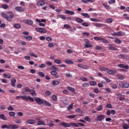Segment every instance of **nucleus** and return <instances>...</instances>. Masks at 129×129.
<instances>
[{"mask_svg": "<svg viewBox=\"0 0 129 129\" xmlns=\"http://www.w3.org/2000/svg\"><path fill=\"white\" fill-rule=\"evenodd\" d=\"M64 29H71V27L68 24H64L63 26Z\"/></svg>", "mask_w": 129, "mask_h": 129, "instance_id": "nucleus-59", "label": "nucleus"}, {"mask_svg": "<svg viewBox=\"0 0 129 129\" xmlns=\"http://www.w3.org/2000/svg\"><path fill=\"white\" fill-rule=\"evenodd\" d=\"M35 101L38 104H43V102H44V100L41 99L40 98H35Z\"/></svg>", "mask_w": 129, "mask_h": 129, "instance_id": "nucleus-12", "label": "nucleus"}, {"mask_svg": "<svg viewBox=\"0 0 129 129\" xmlns=\"http://www.w3.org/2000/svg\"><path fill=\"white\" fill-rule=\"evenodd\" d=\"M42 104H43L44 105H46V106H51V104L45 100H43V102L42 103Z\"/></svg>", "mask_w": 129, "mask_h": 129, "instance_id": "nucleus-25", "label": "nucleus"}, {"mask_svg": "<svg viewBox=\"0 0 129 129\" xmlns=\"http://www.w3.org/2000/svg\"><path fill=\"white\" fill-rule=\"evenodd\" d=\"M45 39L48 42H52V38H51L50 36L46 37Z\"/></svg>", "mask_w": 129, "mask_h": 129, "instance_id": "nucleus-54", "label": "nucleus"}, {"mask_svg": "<svg viewBox=\"0 0 129 129\" xmlns=\"http://www.w3.org/2000/svg\"><path fill=\"white\" fill-rule=\"evenodd\" d=\"M50 123H48V126H49V127H53L55 125L54 123H53V121H49Z\"/></svg>", "mask_w": 129, "mask_h": 129, "instance_id": "nucleus-41", "label": "nucleus"}, {"mask_svg": "<svg viewBox=\"0 0 129 129\" xmlns=\"http://www.w3.org/2000/svg\"><path fill=\"white\" fill-rule=\"evenodd\" d=\"M52 84L53 85H59V84H60V82L58 81H53Z\"/></svg>", "mask_w": 129, "mask_h": 129, "instance_id": "nucleus-40", "label": "nucleus"}, {"mask_svg": "<svg viewBox=\"0 0 129 129\" xmlns=\"http://www.w3.org/2000/svg\"><path fill=\"white\" fill-rule=\"evenodd\" d=\"M18 128H19V126H18L17 125H12V124L9 125V128L17 129Z\"/></svg>", "mask_w": 129, "mask_h": 129, "instance_id": "nucleus-31", "label": "nucleus"}, {"mask_svg": "<svg viewBox=\"0 0 129 129\" xmlns=\"http://www.w3.org/2000/svg\"><path fill=\"white\" fill-rule=\"evenodd\" d=\"M0 8H2V9H4V10H8L9 9V6L7 4H4L2 5Z\"/></svg>", "mask_w": 129, "mask_h": 129, "instance_id": "nucleus-36", "label": "nucleus"}, {"mask_svg": "<svg viewBox=\"0 0 129 129\" xmlns=\"http://www.w3.org/2000/svg\"><path fill=\"white\" fill-rule=\"evenodd\" d=\"M0 118L1 119H3V120H8V118H7V117L4 114H0Z\"/></svg>", "mask_w": 129, "mask_h": 129, "instance_id": "nucleus-30", "label": "nucleus"}, {"mask_svg": "<svg viewBox=\"0 0 129 129\" xmlns=\"http://www.w3.org/2000/svg\"><path fill=\"white\" fill-rule=\"evenodd\" d=\"M97 83L95 81H91L90 82V85L91 86H95L96 85Z\"/></svg>", "mask_w": 129, "mask_h": 129, "instance_id": "nucleus-43", "label": "nucleus"}, {"mask_svg": "<svg viewBox=\"0 0 129 129\" xmlns=\"http://www.w3.org/2000/svg\"><path fill=\"white\" fill-rule=\"evenodd\" d=\"M117 77L118 79H120V80H123V79H124L123 76L121 75H117Z\"/></svg>", "mask_w": 129, "mask_h": 129, "instance_id": "nucleus-39", "label": "nucleus"}, {"mask_svg": "<svg viewBox=\"0 0 129 129\" xmlns=\"http://www.w3.org/2000/svg\"><path fill=\"white\" fill-rule=\"evenodd\" d=\"M112 22H113V19H112V18H108L106 20V23L107 24H110Z\"/></svg>", "mask_w": 129, "mask_h": 129, "instance_id": "nucleus-35", "label": "nucleus"}, {"mask_svg": "<svg viewBox=\"0 0 129 129\" xmlns=\"http://www.w3.org/2000/svg\"><path fill=\"white\" fill-rule=\"evenodd\" d=\"M15 10L17 11V12H24V11H25V9L22 7H16Z\"/></svg>", "mask_w": 129, "mask_h": 129, "instance_id": "nucleus-16", "label": "nucleus"}, {"mask_svg": "<svg viewBox=\"0 0 129 129\" xmlns=\"http://www.w3.org/2000/svg\"><path fill=\"white\" fill-rule=\"evenodd\" d=\"M8 13L10 14L9 16L3 12L1 13V15L4 19L7 20V21H8V22H12L13 21V19L15 18V15H14V13H13V12H9Z\"/></svg>", "mask_w": 129, "mask_h": 129, "instance_id": "nucleus-1", "label": "nucleus"}, {"mask_svg": "<svg viewBox=\"0 0 129 129\" xmlns=\"http://www.w3.org/2000/svg\"><path fill=\"white\" fill-rule=\"evenodd\" d=\"M39 68H45L46 67V64L42 63L39 65Z\"/></svg>", "mask_w": 129, "mask_h": 129, "instance_id": "nucleus-64", "label": "nucleus"}, {"mask_svg": "<svg viewBox=\"0 0 129 129\" xmlns=\"http://www.w3.org/2000/svg\"><path fill=\"white\" fill-rule=\"evenodd\" d=\"M30 94L31 95H36V91H35V90H31V92H30Z\"/></svg>", "mask_w": 129, "mask_h": 129, "instance_id": "nucleus-49", "label": "nucleus"}, {"mask_svg": "<svg viewBox=\"0 0 129 129\" xmlns=\"http://www.w3.org/2000/svg\"><path fill=\"white\" fill-rule=\"evenodd\" d=\"M106 108H112V106L111 104H108L106 105Z\"/></svg>", "mask_w": 129, "mask_h": 129, "instance_id": "nucleus-62", "label": "nucleus"}, {"mask_svg": "<svg viewBox=\"0 0 129 129\" xmlns=\"http://www.w3.org/2000/svg\"><path fill=\"white\" fill-rule=\"evenodd\" d=\"M94 26H95V27L100 28L101 27H104V26H105V24H103L101 23H95Z\"/></svg>", "mask_w": 129, "mask_h": 129, "instance_id": "nucleus-26", "label": "nucleus"}, {"mask_svg": "<svg viewBox=\"0 0 129 129\" xmlns=\"http://www.w3.org/2000/svg\"><path fill=\"white\" fill-rule=\"evenodd\" d=\"M119 86L120 87H122V88H128L129 84L127 83H119Z\"/></svg>", "mask_w": 129, "mask_h": 129, "instance_id": "nucleus-8", "label": "nucleus"}, {"mask_svg": "<svg viewBox=\"0 0 129 129\" xmlns=\"http://www.w3.org/2000/svg\"><path fill=\"white\" fill-rule=\"evenodd\" d=\"M73 108V104H71L70 106L68 107V110H71Z\"/></svg>", "mask_w": 129, "mask_h": 129, "instance_id": "nucleus-63", "label": "nucleus"}, {"mask_svg": "<svg viewBox=\"0 0 129 129\" xmlns=\"http://www.w3.org/2000/svg\"><path fill=\"white\" fill-rule=\"evenodd\" d=\"M9 115L10 117H13L14 118H15V117H16V112H14V111H10L9 112Z\"/></svg>", "mask_w": 129, "mask_h": 129, "instance_id": "nucleus-20", "label": "nucleus"}, {"mask_svg": "<svg viewBox=\"0 0 129 129\" xmlns=\"http://www.w3.org/2000/svg\"><path fill=\"white\" fill-rule=\"evenodd\" d=\"M3 77L4 78H8V79H11L12 78V76L10 74H3Z\"/></svg>", "mask_w": 129, "mask_h": 129, "instance_id": "nucleus-23", "label": "nucleus"}, {"mask_svg": "<svg viewBox=\"0 0 129 129\" xmlns=\"http://www.w3.org/2000/svg\"><path fill=\"white\" fill-rule=\"evenodd\" d=\"M94 39L96 41H102V43H104V44H107L109 42L108 40L105 39V38H102V37L95 36L94 37Z\"/></svg>", "mask_w": 129, "mask_h": 129, "instance_id": "nucleus-3", "label": "nucleus"}, {"mask_svg": "<svg viewBox=\"0 0 129 129\" xmlns=\"http://www.w3.org/2000/svg\"><path fill=\"white\" fill-rule=\"evenodd\" d=\"M118 57L120 58V59H125L126 58V55H124L123 54H120L118 55Z\"/></svg>", "mask_w": 129, "mask_h": 129, "instance_id": "nucleus-27", "label": "nucleus"}, {"mask_svg": "<svg viewBox=\"0 0 129 129\" xmlns=\"http://www.w3.org/2000/svg\"><path fill=\"white\" fill-rule=\"evenodd\" d=\"M64 62L65 63H66V64H74V61L71 60H64Z\"/></svg>", "mask_w": 129, "mask_h": 129, "instance_id": "nucleus-34", "label": "nucleus"}, {"mask_svg": "<svg viewBox=\"0 0 129 129\" xmlns=\"http://www.w3.org/2000/svg\"><path fill=\"white\" fill-rule=\"evenodd\" d=\"M115 113H116V112L114 110H111L110 111L109 110H108L106 111L105 114H106V115H110V114L114 115Z\"/></svg>", "mask_w": 129, "mask_h": 129, "instance_id": "nucleus-5", "label": "nucleus"}, {"mask_svg": "<svg viewBox=\"0 0 129 129\" xmlns=\"http://www.w3.org/2000/svg\"><path fill=\"white\" fill-rule=\"evenodd\" d=\"M51 74L53 76L54 78H59V76L57 75V72L55 71H52Z\"/></svg>", "mask_w": 129, "mask_h": 129, "instance_id": "nucleus-14", "label": "nucleus"}, {"mask_svg": "<svg viewBox=\"0 0 129 129\" xmlns=\"http://www.w3.org/2000/svg\"><path fill=\"white\" fill-rule=\"evenodd\" d=\"M30 56L31 57H34V58H38V55L34 54L33 52H31L29 53Z\"/></svg>", "mask_w": 129, "mask_h": 129, "instance_id": "nucleus-46", "label": "nucleus"}, {"mask_svg": "<svg viewBox=\"0 0 129 129\" xmlns=\"http://www.w3.org/2000/svg\"><path fill=\"white\" fill-rule=\"evenodd\" d=\"M122 127L123 129H128L129 126L128 125H127V124L124 123L122 125Z\"/></svg>", "mask_w": 129, "mask_h": 129, "instance_id": "nucleus-48", "label": "nucleus"}, {"mask_svg": "<svg viewBox=\"0 0 129 129\" xmlns=\"http://www.w3.org/2000/svg\"><path fill=\"white\" fill-rule=\"evenodd\" d=\"M2 128H10V125H3L2 126Z\"/></svg>", "mask_w": 129, "mask_h": 129, "instance_id": "nucleus-58", "label": "nucleus"}, {"mask_svg": "<svg viewBox=\"0 0 129 129\" xmlns=\"http://www.w3.org/2000/svg\"><path fill=\"white\" fill-rule=\"evenodd\" d=\"M102 109H103V107L102 105L99 106L97 108V111H100V110H102Z\"/></svg>", "mask_w": 129, "mask_h": 129, "instance_id": "nucleus-47", "label": "nucleus"}, {"mask_svg": "<svg viewBox=\"0 0 129 129\" xmlns=\"http://www.w3.org/2000/svg\"><path fill=\"white\" fill-rule=\"evenodd\" d=\"M107 73H108V74H109L110 75H111L112 74H115V73H116V71L110 70L107 72Z\"/></svg>", "mask_w": 129, "mask_h": 129, "instance_id": "nucleus-28", "label": "nucleus"}, {"mask_svg": "<svg viewBox=\"0 0 129 129\" xmlns=\"http://www.w3.org/2000/svg\"><path fill=\"white\" fill-rule=\"evenodd\" d=\"M85 47L86 48H90L92 47V44H90L89 41H86V44H85Z\"/></svg>", "mask_w": 129, "mask_h": 129, "instance_id": "nucleus-21", "label": "nucleus"}, {"mask_svg": "<svg viewBox=\"0 0 129 129\" xmlns=\"http://www.w3.org/2000/svg\"><path fill=\"white\" fill-rule=\"evenodd\" d=\"M90 20L92 22H99V20L97 19L96 18H90Z\"/></svg>", "mask_w": 129, "mask_h": 129, "instance_id": "nucleus-60", "label": "nucleus"}, {"mask_svg": "<svg viewBox=\"0 0 129 129\" xmlns=\"http://www.w3.org/2000/svg\"><path fill=\"white\" fill-rule=\"evenodd\" d=\"M84 119L85 120H86V121H89V122H90V121H91V119L89 118V117L88 116L85 117Z\"/></svg>", "mask_w": 129, "mask_h": 129, "instance_id": "nucleus-44", "label": "nucleus"}, {"mask_svg": "<svg viewBox=\"0 0 129 129\" xmlns=\"http://www.w3.org/2000/svg\"><path fill=\"white\" fill-rule=\"evenodd\" d=\"M23 23H25V24H27V25H29V26H32L33 24V21L31 20H23Z\"/></svg>", "mask_w": 129, "mask_h": 129, "instance_id": "nucleus-10", "label": "nucleus"}, {"mask_svg": "<svg viewBox=\"0 0 129 129\" xmlns=\"http://www.w3.org/2000/svg\"><path fill=\"white\" fill-rule=\"evenodd\" d=\"M80 80H82V81H85V82H87L88 81V79L85 77H81Z\"/></svg>", "mask_w": 129, "mask_h": 129, "instance_id": "nucleus-55", "label": "nucleus"}, {"mask_svg": "<svg viewBox=\"0 0 129 129\" xmlns=\"http://www.w3.org/2000/svg\"><path fill=\"white\" fill-rule=\"evenodd\" d=\"M64 12L67 15H71V16H74V15L75 14L74 13V12L71 11H70V10H65Z\"/></svg>", "mask_w": 129, "mask_h": 129, "instance_id": "nucleus-13", "label": "nucleus"}, {"mask_svg": "<svg viewBox=\"0 0 129 129\" xmlns=\"http://www.w3.org/2000/svg\"><path fill=\"white\" fill-rule=\"evenodd\" d=\"M58 17H59V18H60V19H62V20H65L66 19L65 15H58Z\"/></svg>", "mask_w": 129, "mask_h": 129, "instance_id": "nucleus-57", "label": "nucleus"}, {"mask_svg": "<svg viewBox=\"0 0 129 129\" xmlns=\"http://www.w3.org/2000/svg\"><path fill=\"white\" fill-rule=\"evenodd\" d=\"M35 31L38 33H41L42 34H46L47 33V30L43 28H36Z\"/></svg>", "mask_w": 129, "mask_h": 129, "instance_id": "nucleus-4", "label": "nucleus"}, {"mask_svg": "<svg viewBox=\"0 0 129 129\" xmlns=\"http://www.w3.org/2000/svg\"><path fill=\"white\" fill-rule=\"evenodd\" d=\"M81 15L83 17H84L85 18H87V19H89V18H90V16L89 15V14L87 13H81Z\"/></svg>", "mask_w": 129, "mask_h": 129, "instance_id": "nucleus-32", "label": "nucleus"}, {"mask_svg": "<svg viewBox=\"0 0 129 129\" xmlns=\"http://www.w3.org/2000/svg\"><path fill=\"white\" fill-rule=\"evenodd\" d=\"M38 75L40 76V77H42V78L45 77V74L43 72H39Z\"/></svg>", "mask_w": 129, "mask_h": 129, "instance_id": "nucleus-53", "label": "nucleus"}, {"mask_svg": "<svg viewBox=\"0 0 129 129\" xmlns=\"http://www.w3.org/2000/svg\"><path fill=\"white\" fill-rule=\"evenodd\" d=\"M70 126H73L75 127H79V125H78L76 123L70 122Z\"/></svg>", "mask_w": 129, "mask_h": 129, "instance_id": "nucleus-33", "label": "nucleus"}, {"mask_svg": "<svg viewBox=\"0 0 129 129\" xmlns=\"http://www.w3.org/2000/svg\"><path fill=\"white\" fill-rule=\"evenodd\" d=\"M78 67L81 68L82 69L87 70L89 69V67L87 65H83L81 63H79L78 64Z\"/></svg>", "mask_w": 129, "mask_h": 129, "instance_id": "nucleus-7", "label": "nucleus"}, {"mask_svg": "<svg viewBox=\"0 0 129 129\" xmlns=\"http://www.w3.org/2000/svg\"><path fill=\"white\" fill-rule=\"evenodd\" d=\"M24 38L26 39V40H27V41H32V40H33V37L31 36H24Z\"/></svg>", "mask_w": 129, "mask_h": 129, "instance_id": "nucleus-24", "label": "nucleus"}, {"mask_svg": "<svg viewBox=\"0 0 129 129\" xmlns=\"http://www.w3.org/2000/svg\"><path fill=\"white\" fill-rule=\"evenodd\" d=\"M104 79H105V81L107 82V83H109L111 82V81L108 78L104 77Z\"/></svg>", "mask_w": 129, "mask_h": 129, "instance_id": "nucleus-61", "label": "nucleus"}, {"mask_svg": "<svg viewBox=\"0 0 129 129\" xmlns=\"http://www.w3.org/2000/svg\"><path fill=\"white\" fill-rule=\"evenodd\" d=\"M104 118H105V115L103 114L97 116V120L98 121H102V120L104 119Z\"/></svg>", "mask_w": 129, "mask_h": 129, "instance_id": "nucleus-6", "label": "nucleus"}, {"mask_svg": "<svg viewBox=\"0 0 129 129\" xmlns=\"http://www.w3.org/2000/svg\"><path fill=\"white\" fill-rule=\"evenodd\" d=\"M123 32H121V31H119L118 32H117L116 35V36H123Z\"/></svg>", "mask_w": 129, "mask_h": 129, "instance_id": "nucleus-51", "label": "nucleus"}, {"mask_svg": "<svg viewBox=\"0 0 129 129\" xmlns=\"http://www.w3.org/2000/svg\"><path fill=\"white\" fill-rule=\"evenodd\" d=\"M99 70L100 71H107L108 70V68H104V67H100L99 68Z\"/></svg>", "mask_w": 129, "mask_h": 129, "instance_id": "nucleus-29", "label": "nucleus"}, {"mask_svg": "<svg viewBox=\"0 0 129 129\" xmlns=\"http://www.w3.org/2000/svg\"><path fill=\"white\" fill-rule=\"evenodd\" d=\"M38 125H46V124L44 121L42 120H39L37 123Z\"/></svg>", "mask_w": 129, "mask_h": 129, "instance_id": "nucleus-37", "label": "nucleus"}, {"mask_svg": "<svg viewBox=\"0 0 129 129\" xmlns=\"http://www.w3.org/2000/svg\"><path fill=\"white\" fill-rule=\"evenodd\" d=\"M76 22L80 24L81 23H83V22H84V20L79 17H77L76 18Z\"/></svg>", "mask_w": 129, "mask_h": 129, "instance_id": "nucleus-18", "label": "nucleus"}, {"mask_svg": "<svg viewBox=\"0 0 129 129\" xmlns=\"http://www.w3.org/2000/svg\"><path fill=\"white\" fill-rule=\"evenodd\" d=\"M17 82V80L16 79H12L11 80V85L13 87H16V83Z\"/></svg>", "mask_w": 129, "mask_h": 129, "instance_id": "nucleus-15", "label": "nucleus"}, {"mask_svg": "<svg viewBox=\"0 0 129 129\" xmlns=\"http://www.w3.org/2000/svg\"><path fill=\"white\" fill-rule=\"evenodd\" d=\"M108 46H109L108 47L109 50H112V51H116L117 50V48L112 46L111 44H108Z\"/></svg>", "mask_w": 129, "mask_h": 129, "instance_id": "nucleus-22", "label": "nucleus"}, {"mask_svg": "<svg viewBox=\"0 0 129 129\" xmlns=\"http://www.w3.org/2000/svg\"><path fill=\"white\" fill-rule=\"evenodd\" d=\"M14 27L15 29H20L21 28V25L19 24H15L14 25Z\"/></svg>", "mask_w": 129, "mask_h": 129, "instance_id": "nucleus-45", "label": "nucleus"}, {"mask_svg": "<svg viewBox=\"0 0 129 129\" xmlns=\"http://www.w3.org/2000/svg\"><path fill=\"white\" fill-rule=\"evenodd\" d=\"M75 117H76V115H70L67 116V118H70L71 119L75 118Z\"/></svg>", "mask_w": 129, "mask_h": 129, "instance_id": "nucleus-42", "label": "nucleus"}, {"mask_svg": "<svg viewBox=\"0 0 129 129\" xmlns=\"http://www.w3.org/2000/svg\"><path fill=\"white\" fill-rule=\"evenodd\" d=\"M54 62L55 63V64H61L62 63V61L60 59H54Z\"/></svg>", "mask_w": 129, "mask_h": 129, "instance_id": "nucleus-38", "label": "nucleus"}, {"mask_svg": "<svg viewBox=\"0 0 129 129\" xmlns=\"http://www.w3.org/2000/svg\"><path fill=\"white\" fill-rule=\"evenodd\" d=\"M82 86L83 87H88L89 86V84H88V83H85L82 85Z\"/></svg>", "mask_w": 129, "mask_h": 129, "instance_id": "nucleus-52", "label": "nucleus"}, {"mask_svg": "<svg viewBox=\"0 0 129 129\" xmlns=\"http://www.w3.org/2000/svg\"><path fill=\"white\" fill-rule=\"evenodd\" d=\"M45 4H46V2H45V1L40 0L37 2V7H43L45 6Z\"/></svg>", "mask_w": 129, "mask_h": 129, "instance_id": "nucleus-9", "label": "nucleus"}, {"mask_svg": "<svg viewBox=\"0 0 129 129\" xmlns=\"http://www.w3.org/2000/svg\"><path fill=\"white\" fill-rule=\"evenodd\" d=\"M27 123L28 124H34V123H36V121L33 119H29L27 121Z\"/></svg>", "mask_w": 129, "mask_h": 129, "instance_id": "nucleus-19", "label": "nucleus"}, {"mask_svg": "<svg viewBox=\"0 0 129 129\" xmlns=\"http://www.w3.org/2000/svg\"><path fill=\"white\" fill-rule=\"evenodd\" d=\"M16 99H23V100H25V101H32V102H34V98L27 96H17L16 97Z\"/></svg>", "mask_w": 129, "mask_h": 129, "instance_id": "nucleus-2", "label": "nucleus"}, {"mask_svg": "<svg viewBox=\"0 0 129 129\" xmlns=\"http://www.w3.org/2000/svg\"><path fill=\"white\" fill-rule=\"evenodd\" d=\"M67 89L69 90L70 91H72L74 94H76V92L75 91V89L71 87H68Z\"/></svg>", "mask_w": 129, "mask_h": 129, "instance_id": "nucleus-17", "label": "nucleus"}, {"mask_svg": "<svg viewBox=\"0 0 129 129\" xmlns=\"http://www.w3.org/2000/svg\"><path fill=\"white\" fill-rule=\"evenodd\" d=\"M24 90H25L26 92H30L31 90L30 88H29L28 87H25L24 88Z\"/></svg>", "mask_w": 129, "mask_h": 129, "instance_id": "nucleus-56", "label": "nucleus"}, {"mask_svg": "<svg viewBox=\"0 0 129 129\" xmlns=\"http://www.w3.org/2000/svg\"><path fill=\"white\" fill-rule=\"evenodd\" d=\"M52 99H53V101H57V96L55 95H52Z\"/></svg>", "mask_w": 129, "mask_h": 129, "instance_id": "nucleus-50", "label": "nucleus"}, {"mask_svg": "<svg viewBox=\"0 0 129 129\" xmlns=\"http://www.w3.org/2000/svg\"><path fill=\"white\" fill-rule=\"evenodd\" d=\"M59 125H60V126H63L64 127H70V123H66L64 122H60L59 123Z\"/></svg>", "mask_w": 129, "mask_h": 129, "instance_id": "nucleus-11", "label": "nucleus"}]
</instances>
